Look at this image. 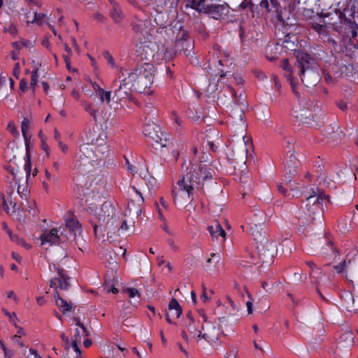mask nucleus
<instances>
[{"instance_id":"3c124183","label":"nucleus","mask_w":358,"mask_h":358,"mask_svg":"<svg viewBox=\"0 0 358 358\" xmlns=\"http://www.w3.org/2000/svg\"><path fill=\"white\" fill-rule=\"evenodd\" d=\"M7 199H8V202L10 203V204L12 206L13 212L23 210V206H24L23 202H22L20 204H17V203L16 201H13L11 196H8Z\"/></svg>"},{"instance_id":"7ed1b4c3","label":"nucleus","mask_w":358,"mask_h":358,"mask_svg":"<svg viewBox=\"0 0 358 358\" xmlns=\"http://www.w3.org/2000/svg\"><path fill=\"white\" fill-rule=\"evenodd\" d=\"M121 73L122 76H128L136 92L148 95L152 92L149 90L153 82L152 69H134L132 71L130 69H122Z\"/></svg>"},{"instance_id":"0eeeda50","label":"nucleus","mask_w":358,"mask_h":358,"mask_svg":"<svg viewBox=\"0 0 358 358\" xmlns=\"http://www.w3.org/2000/svg\"><path fill=\"white\" fill-rule=\"evenodd\" d=\"M314 108L313 101L304 98L294 108L293 113L299 122L303 124H309L313 119Z\"/></svg>"},{"instance_id":"c9c22d12","label":"nucleus","mask_w":358,"mask_h":358,"mask_svg":"<svg viewBox=\"0 0 358 358\" xmlns=\"http://www.w3.org/2000/svg\"><path fill=\"white\" fill-rule=\"evenodd\" d=\"M327 134L329 135V139L334 142L340 140L343 136V132L337 125H335L332 131H328Z\"/></svg>"},{"instance_id":"a211bd4d","label":"nucleus","mask_w":358,"mask_h":358,"mask_svg":"<svg viewBox=\"0 0 358 358\" xmlns=\"http://www.w3.org/2000/svg\"><path fill=\"white\" fill-rule=\"evenodd\" d=\"M278 41L280 43L282 50L285 49V51H294L298 46V38L294 34H287L284 38Z\"/></svg>"},{"instance_id":"a878e982","label":"nucleus","mask_w":358,"mask_h":358,"mask_svg":"<svg viewBox=\"0 0 358 358\" xmlns=\"http://www.w3.org/2000/svg\"><path fill=\"white\" fill-rule=\"evenodd\" d=\"M207 229L213 238L217 239L220 236L224 239L226 237L225 231L222 229L220 222L217 221L213 224L208 226Z\"/></svg>"},{"instance_id":"72a5a7b5","label":"nucleus","mask_w":358,"mask_h":358,"mask_svg":"<svg viewBox=\"0 0 358 358\" xmlns=\"http://www.w3.org/2000/svg\"><path fill=\"white\" fill-rule=\"evenodd\" d=\"M132 30L136 34H142L145 29V23L144 21L136 18L131 22Z\"/></svg>"},{"instance_id":"aec40b11","label":"nucleus","mask_w":358,"mask_h":358,"mask_svg":"<svg viewBox=\"0 0 358 358\" xmlns=\"http://www.w3.org/2000/svg\"><path fill=\"white\" fill-rule=\"evenodd\" d=\"M296 65L298 67H310L316 65V60L309 54L300 52L296 55Z\"/></svg>"},{"instance_id":"9d476101","label":"nucleus","mask_w":358,"mask_h":358,"mask_svg":"<svg viewBox=\"0 0 358 358\" xmlns=\"http://www.w3.org/2000/svg\"><path fill=\"white\" fill-rule=\"evenodd\" d=\"M175 48L177 51L183 52L186 55H189L193 50V43L188 36L187 32L180 28L176 36Z\"/></svg>"},{"instance_id":"b1692460","label":"nucleus","mask_w":358,"mask_h":358,"mask_svg":"<svg viewBox=\"0 0 358 358\" xmlns=\"http://www.w3.org/2000/svg\"><path fill=\"white\" fill-rule=\"evenodd\" d=\"M169 313H166V320L169 323H172L170 317L171 314L173 316H176V318H178L182 312V307L180 306L178 301L174 298H173L169 302Z\"/></svg>"},{"instance_id":"1a4fd4ad","label":"nucleus","mask_w":358,"mask_h":358,"mask_svg":"<svg viewBox=\"0 0 358 358\" xmlns=\"http://www.w3.org/2000/svg\"><path fill=\"white\" fill-rule=\"evenodd\" d=\"M144 134L152 140V145L156 150L166 146V136L164 134L159 126L157 124H148L143 129Z\"/></svg>"},{"instance_id":"f03ea898","label":"nucleus","mask_w":358,"mask_h":358,"mask_svg":"<svg viewBox=\"0 0 358 358\" xmlns=\"http://www.w3.org/2000/svg\"><path fill=\"white\" fill-rule=\"evenodd\" d=\"M108 151L106 143L83 144L80 148V155L75 164V169L80 173L85 175L92 172L95 166L103 159L104 155Z\"/></svg>"},{"instance_id":"774afa93","label":"nucleus","mask_w":358,"mask_h":358,"mask_svg":"<svg viewBox=\"0 0 358 358\" xmlns=\"http://www.w3.org/2000/svg\"><path fill=\"white\" fill-rule=\"evenodd\" d=\"M78 352H68L66 353L64 358H80V355H78Z\"/></svg>"},{"instance_id":"de8ad7c7","label":"nucleus","mask_w":358,"mask_h":358,"mask_svg":"<svg viewBox=\"0 0 358 358\" xmlns=\"http://www.w3.org/2000/svg\"><path fill=\"white\" fill-rule=\"evenodd\" d=\"M8 233L12 241L16 242L18 244L22 245L27 248H30V246L28 244H27L23 239L20 238L17 235L12 234V232L10 230H8Z\"/></svg>"},{"instance_id":"09e8293b","label":"nucleus","mask_w":358,"mask_h":358,"mask_svg":"<svg viewBox=\"0 0 358 358\" xmlns=\"http://www.w3.org/2000/svg\"><path fill=\"white\" fill-rule=\"evenodd\" d=\"M133 188L141 197L142 201H143V194L151 195V188L148 185L142 186L140 189H137L135 187H133Z\"/></svg>"},{"instance_id":"79ce46f5","label":"nucleus","mask_w":358,"mask_h":358,"mask_svg":"<svg viewBox=\"0 0 358 358\" xmlns=\"http://www.w3.org/2000/svg\"><path fill=\"white\" fill-rule=\"evenodd\" d=\"M13 46L17 50L21 49L22 47H26L27 48H32L34 47L33 43L31 41H21L14 42L13 43Z\"/></svg>"},{"instance_id":"49530a36","label":"nucleus","mask_w":358,"mask_h":358,"mask_svg":"<svg viewBox=\"0 0 358 358\" xmlns=\"http://www.w3.org/2000/svg\"><path fill=\"white\" fill-rule=\"evenodd\" d=\"M331 70H334V69H324L322 70L324 78L328 83H332L335 80V78L333 77L332 71Z\"/></svg>"},{"instance_id":"39448f33","label":"nucleus","mask_w":358,"mask_h":358,"mask_svg":"<svg viewBox=\"0 0 358 358\" xmlns=\"http://www.w3.org/2000/svg\"><path fill=\"white\" fill-rule=\"evenodd\" d=\"M324 199L325 196H322L321 194L310 195L306 198L301 206L304 215L299 217V222L303 226L308 225L316 219L322 218V202Z\"/></svg>"},{"instance_id":"ddd939ff","label":"nucleus","mask_w":358,"mask_h":358,"mask_svg":"<svg viewBox=\"0 0 358 358\" xmlns=\"http://www.w3.org/2000/svg\"><path fill=\"white\" fill-rule=\"evenodd\" d=\"M122 78V81H120L118 88L115 91V97L118 100L129 99L133 101L131 94L132 83L129 81L128 76H120V78Z\"/></svg>"},{"instance_id":"338daca9","label":"nucleus","mask_w":358,"mask_h":358,"mask_svg":"<svg viewBox=\"0 0 358 358\" xmlns=\"http://www.w3.org/2000/svg\"><path fill=\"white\" fill-rule=\"evenodd\" d=\"M61 338H62V341L65 343V344H66V347H65V348H66V352H71V351L70 350V345H69V338H68V337H67L64 334H61Z\"/></svg>"},{"instance_id":"393cba45","label":"nucleus","mask_w":358,"mask_h":358,"mask_svg":"<svg viewBox=\"0 0 358 358\" xmlns=\"http://www.w3.org/2000/svg\"><path fill=\"white\" fill-rule=\"evenodd\" d=\"M299 166H285V180L286 186L289 188L291 190L294 189V182H292V178L296 176L297 173V168Z\"/></svg>"},{"instance_id":"6ab92c4d","label":"nucleus","mask_w":358,"mask_h":358,"mask_svg":"<svg viewBox=\"0 0 358 358\" xmlns=\"http://www.w3.org/2000/svg\"><path fill=\"white\" fill-rule=\"evenodd\" d=\"M247 154V143L244 141V143H241L239 146L236 148V150H232V153L229 157L232 161H239L240 162H243L245 164L246 162Z\"/></svg>"},{"instance_id":"680f3d73","label":"nucleus","mask_w":358,"mask_h":358,"mask_svg":"<svg viewBox=\"0 0 358 358\" xmlns=\"http://www.w3.org/2000/svg\"><path fill=\"white\" fill-rule=\"evenodd\" d=\"M37 70L38 69H36V70L33 71L31 72V83H30V85L34 88L36 84H37V78H38V75H37Z\"/></svg>"},{"instance_id":"5fc2aeb1","label":"nucleus","mask_w":358,"mask_h":358,"mask_svg":"<svg viewBox=\"0 0 358 358\" xmlns=\"http://www.w3.org/2000/svg\"><path fill=\"white\" fill-rule=\"evenodd\" d=\"M45 17V15L43 13H35L34 18L31 21V23H36L38 25H42L44 18Z\"/></svg>"},{"instance_id":"ea45409f","label":"nucleus","mask_w":358,"mask_h":358,"mask_svg":"<svg viewBox=\"0 0 358 358\" xmlns=\"http://www.w3.org/2000/svg\"><path fill=\"white\" fill-rule=\"evenodd\" d=\"M27 205H24V210L28 212L30 215L35 216L36 214V210L35 209L36 203L35 201L31 200L30 199H27Z\"/></svg>"},{"instance_id":"4468645a","label":"nucleus","mask_w":358,"mask_h":358,"mask_svg":"<svg viewBox=\"0 0 358 358\" xmlns=\"http://www.w3.org/2000/svg\"><path fill=\"white\" fill-rule=\"evenodd\" d=\"M211 72L210 74V79L212 81H217L220 82L223 80L224 78L227 79V82L229 84L235 82L237 85H241L243 83V80L242 78L238 76L232 75L230 72H224L222 69H210Z\"/></svg>"},{"instance_id":"a19ab883","label":"nucleus","mask_w":358,"mask_h":358,"mask_svg":"<svg viewBox=\"0 0 358 358\" xmlns=\"http://www.w3.org/2000/svg\"><path fill=\"white\" fill-rule=\"evenodd\" d=\"M110 17L115 23H120L124 18V15L120 9L114 8L113 10L110 13Z\"/></svg>"},{"instance_id":"2f4dec72","label":"nucleus","mask_w":358,"mask_h":358,"mask_svg":"<svg viewBox=\"0 0 358 358\" xmlns=\"http://www.w3.org/2000/svg\"><path fill=\"white\" fill-rule=\"evenodd\" d=\"M206 6L204 3V0H188L186 6L190 7L200 13H205Z\"/></svg>"},{"instance_id":"bf43d9fd","label":"nucleus","mask_w":358,"mask_h":358,"mask_svg":"<svg viewBox=\"0 0 358 358\" xmlns=\"http://www.w3.org/2000/svg\"><path fill=\"white\" fill-rule=\"evenodd\" d=\"M8 129L10 131V133L14 136H19V131L17 129V127L15 126L14 124V122H10L8 124Z\"/></svg>"},{"instance_id":"7c9ffc66","label":"nucleus","mask_w":358,"mask_h":358,"mask_svg":"<svg viewBox=\"0 0 358 358\" xmlns=\"http://www.w3.org/2000/svg\"><path fill=\"white\" fill-rule=\"evenodd\" d=\"M211 72V70L210 69V71L208 72V76L210 81V84L206 90L207 95L209 98H211L213 101H214L216 99H218V94H219V90L217 87V85L216 83H218L216 81H212L210 79V74L209 73Z\"/></svg>"},{"instance_id":"603ef678","label":"nucleus","mask_w":358,"mask_h":358,"mask_svg":"<svg viewBox=\"0 0 358 358\" xmlns=\"http://www.w3.org/2000/svg\"><path fill=\"white\" fill-rule=\"evenodd\" d=\"M64 49L66 54H64L63 58L66 64V67H71L70 55L71 54V50L67 44H64Z\"/></svg>"},{"instance_id":"f3484780","label":"nucleus","mask_w":358,"mask_h":358,"mask_svg":"<svg viewBox=\"0 0 358 358\" xmlns=\"http://www.w3.org/2000/svg\"><path fill=\"white\" fill-rule=\"evenodd\" d=\"M285 76L289 82L292 89L296 96H299V92L296 91V85H298L299 79L301 80V69H284Z\"/></svg>"},{"instance_id":"f704fd0d","label":"nucleus","mask_w":358,"mask_h":358,"mask_svg":"<svg viewBox=\"0 0 358 358\" xmlns=\"http://www.w3.org/2000/svg\"><path fill=\"white\" fill-rule=\"evenodd\" d=\"M350 263V259H345L341 264L334 266V269L337 271L338 273L341 274L343 277L346 278L348 273V268H349V265Z\"/></svg>"},{"instance_id":"37998d69","label":"nucleus","mask_w":358,"mask_h":358,"mask_svg":"<svg viewBox=\"0 0 358 358\" xmlns=\"http://www.w3.org/2000/svg\"><path fill=\"white\" fill-rule=\"evenodd\" d=\"M231 92L232 93V95L234 98V105L241 106H245L244 101H245V96L243 94L242 92L240 93L238 97H237L236 92L231 88H230Z\"/></svg>"},{"instance_id":"6e6d98bb","label":"nucleus","mask_w":358,"mask_h":358,"mask_svg":"<svg viewBox=\"0 0 358 358\" xmlns=\"http://www.w3.org/2000/svg\"><path fill=\"white\" fill-rule=\"evenodd\" d=\"M17 194H19L20 197L22 199H24V200L27 201V199H29V193H28L27 190L25 188H23L21 190V186L20 185H18Z\"/></svg>"},{"instance_id":"6e6552de","label":"nucleus","mask_w":358,"mask_h":358,"mask_svg":"<svg viewBox=\"0 0 358 358\" xmlns=\"http://www.w3.org/2000/svg\"><path fill=\"white\" fill-rule=\"evenodd\" d=\"M203 320L204 323L202 324L201 330L199 331L196 336L197 341H199L203 338L211 345L220 344V329L216 328L210 322H208L205 316H203Z\"/></svg>"},{"instance_id":"20e7f679","label":"nucleus","mask_w":358,"mask_h":358,"mask_svg":"<svg viewBox=\"0 0 358 358\" xmlns=\"http://www.w3.org/2000/svg\"><path fill=\"white\" fill-rule=\"evenodd\" d=\"M251 234L257 242V250L262 264H271L276 253V245L267 239L266 232L261 225L255 224L250 227Z\"/></svg>"},{"instance_id":"c03bdc74","label":"nucleus","mask_w":358,"mask_h":358,"mask_svg":"<svg viewBox=\"0 0 358 358\" xmlns=\"http://www.w3.org/2000/svg\"><path fill=\"white\" fill-rule=\"evenodd\" d=\"M96 96L99 97L101 103L106 101V103H109L110 101V92L109 91H105L101 89L100 92L96 94Z\"/></svg>"},{"instance_id":"f8f14e48","label":"nucleus","mask_w":358,"mask_h":358,"mask_svg":"<svg viewBox=\"0 0 358 358\" xmlns=\"http://www.w3.org/2000/svg\"><path fill=\"white\" fill-rule=\"evenodd\" d=\"M65 223L70 234L69 236L67 235L66 236L67 239L76 241L77 237L81 234V224L76 217L70 212L65 215Z\"/></svg>"},{"instance_id":"052dcab7","label":"nucleus","mask_w":358,"mask_h":358,"mask_svg":"<svg viewBox=\"0 0 358 358\" xmlns=\"http://www.w3.org/2000/svg\"><path fill=\"white\" fill-rule=\"evenodd\" d=\"M124 292L129 294L130 298H134L136 296L140 297V293L136 288H127L124 289Z\"/></svg>"},{"instance_id":"4c0bfd02","label":"nucleus","mask_w":358,"mask_h":358,"mask_svg":"<svg viewBox=\"0 0 358 358\" xmlns=\"http://www.w3.org/2000/svg\"><path fill=\"white\" fill-rule=\"evenodd\" d=\"M344 302L346 306V308L350 310H355V298L352 296L351 293H347L344 298Z\"/></svg>"},{"instance_id":"0e129e2a","label":"nucleus","mask_w":358,"mask_h":358,"mask_svg":"<svg viewBox=\"0 0 358 358\" xmlns=\"http://www.w3.org/2000/svg\"><path fill=\"white\" fill-rule=\"evenodd\" d=\"M104 58L108 61V64L110 66H115V61L111 56V55L108 52H105L103 53Z\"/></svg>"},{"instance_id":"f257e3e1","label":"nucleus","mask_w":358,"mask_h":358,"mask_svg":"<svg viewBox=\"0 0 358 358\" xmlns=\"http://www.w3.org/2000/svg\"><path fill=\"white\" fill-rule=\"evenodd\" d=\"M189 171L178 182L179 189L186 191L189 197L195 192H203L205 182L211 180L215 173L210 163L201 162L199 164H192Z\"/></svg>"},{"instance_id":"8fccbe9b","label":"nucleus","mask_w":358,"mask_h":358,"mask_svg":"<svg viewBox=\"0 0 358 358\" xmlns=\"http://www.w3.org/2000/svg\"><path fill=\"white\" fill-rule=\"evenodd\" d=\"M288 154H289V156H288L289 159L287 160L285 165L292 166H299V162L295 157L293 153H291L290 151L288 152Z\"/></svg>"},{"instance_id":"412c9836","label":"nucleus","mask_w":358,"mask_h":358,"mask_svg":"<svg viewBox=\"0 0 358 358\" xmlns=\"http://www.w3.org/2000/svg\"><path fill=\"white\" fill-rule=\"evenodd\" d=\"M74 320L76 322V326H78L82 329L83 334L81 335L80 331L78 329H76V334L74 335V340L73 341L71 345H72L73 352H78V355H80L81 352L78 348V343H80L82 336H88L89 333H88L86 327L79 321V320L78 318L75 317Z\"/></svg>"},{"instance_id":"473e14b6","label":"nucleus","mask_w":358,"mask_h":358,"mask_svg":"<svg viewBox=\"0 0 358 358\" xmlns=\"http://www.w3.org/2000/svg\"><path fill=\"white\" fill-rule=\"evenodd\" d=\"M354 343V336L353 334L350 331L345 332L341 336V341L339 343L340 345L350 347L352 346Z\"/></svg>"},{"instance_id":"c85d7f7f","label":"nucleus","mask_w":358,"mask_h":358,"mask_svg":"<svg viewBox=\"0 0 358 358\" xmlns=\"http://www.w3.org/2000/svg\"><path fill=\"white\" fill-rule=\"evenodd\" d=\"M225 7L224 5L220 4H211L207 5L206 9L204 13L212 15L214 19H218L223 13Z\"/></svg>"},{"instance_id":"864d4df0","label":"nucleus","mask_w":358,"mask_h":358,"mask_svg":"<svg viewBox=\"0 0 358 358\" xmlns=\"http://www.w3.org/2000/svg\"><path fill=\"white\" fill-rule=\"evenodd\" d=\"M243 291L245 292V294L248 295V298L250 299V301L246 302V306L248 309V312L249 314L252 313V298L250 294V293L248 291V289L246 287H243Z\"/></svg>"},{"instance_id":"423d86ee","label":"nucleus","mask_w":358,"mask_h":358,"mask_svg":"<svg viewBox=\"0 0 358 358\" xmlns=\"http://www.w3.org/2000/svg\"><path fill=\"white\" fill-rule=\"evenodd\" d=\"M230 120L229 124L230 125V130L239 134L244 140V133L247 127V124L244 120V110L241 106L234 105L230 108L229 111Z\"/></svg>"},{"instance_id":"5701e85b","label":"nucleus","mask_w":358,"mask_h":358,"mask_svg":"<svg viewBox=\"0 0 358 358\" xmlns=\"http://www.w3.org/2000/svg\"><path fill=\"white\" fill-rule=\"evenodd\" d=\"M121 220L119 217H116L111 220H107V222L104 223V231L107 232V236L112 238L113 235L120 236V231L117 229L120 227Z\"/></svg>"},{"instance_id":"cd10ccee","label":"nucleus","mask_w":358,"mask_h":358,"mask_svg":"<svg viewBox=\"0 0 358 358\" xmlns=\"http://www.w3.org/2000/svg\"><path fill=\"white\" fill-rule=\"evenodd\" d=\"M54 269L57 271L59 278L58 282L59 285V288L62 290H68L70 286L69 284V277H68L66 273H64V271L57 267L55 264L53 265Z\"/></svg>"},{"instance_id":"e433bc0d","label":"nucleus","mask_w":358,"mask_h":358,"mask_svg":"<svg viewBox=\"0 0 358 358\" xmlns=\"http://www.w3.org/2000/svg\"><path fill=\"white\" fill-rule=\"evenodd\" d=\"M56 306L64 314L71 311L73 308V304L64 299L59 301H56Z\"/></svg>"},{"instance_id":"13d9d810","label":"nucleus","mask_w":358,"mask_h":358,"mask_svg":"<svg viewBox=\"0 0 358 358\" xmlns=\"http://www.w3.org/2000/svg\"><path fill=\"white\" fill-rule=\"evenodd\" d=\"M24 159H25L24 171L26 172L27 179L28 180L29 177L30 176V173H31V158H24Z\"/></svg>"},{"instance_id":"4be33fe9","label":"nucleus","mask_w":358,"mask_h":358,"mask_svg":"<svg viewBox=\"0 0 358 358\" xmlns=\"http://www.w3.org/2000/svg\"><path fill=\"white\" fill-rule=\"evenodd\" d=\"M346 279L358 285V259L356 257L350 259Z\"/></svg>"},{"instance_id":"c756f323","label":"nucleus","mask_w":358,"mask_h":358,"mask_svg":"<svg viewBox=\"0 0 358 358\" xmlns=\"http://www.w3.org/2000/svg\"><path fill=\"white\" fill-rule=\"evenodd\" d=\"M281 50L282 48L279 41L275 44H268L266 47V57L269 60L276 59V54Z\"/></svg>"},{"instance_id":"9b49d317","label":"nucleus","mask_w":358,"mask_h":358,"mask_svg":"<svg viewBox=\"0 0 358 358\" xmlns=\"http://www.w3.org/2000/svg\"><path fill=\"white\" fill-rule=\"evenodd\" d=\"M141 213V210L139 206H136L134 203L129 205L128 208L125 212V215L127 216L128 219L121 221L120 227L117 229V231H120V236L125 234L126 231L129 229L127 222L134 224Z\"/></svg>"},{"instance_id":"a18cd8bd","label":"nucleus","mask_w":358,"mask_h":358,"mask_svg":"<svg viewBox=\"0 0 358 358\" xmlns=\"http://www.w3.org/2000/svg\"><path fill=\"white\" fill-rule=\"evenodd\" d=\"M30 121L28 118L24 117L21 124V130L24 138H27V136H29L27 134V131L30 127Z\"/></svg>"},{"instance_id":"bb28decb","label":"nucleus","mask_w":358,"mask_h":358,"mask_svg":"<svg viewBox=\"0 0 358 358\" xmlns=\"http://www.w3.org/2000/svg\"><path fill=\"white\" fill-rule=\"evenodd\" d=\"M42 244L49 243L50 244H55L57 243L59 239L58 235V230L56 228H53L48 233H44L41 237Z\"/></svg>"},{"instance_id":"dca6fc26","label":"nucleus","mask_w":358,"mask_h":358,"mask_svg":"<svg viewBox=\"0 0 358 358\" xmlns=\"http://www.w3.org/2000/svg\"><path fill=\"white\" fill-rule=\"evenodd\" d=\"M117 217L115 207L108 202H105L101 206V213L99 214V221L104 224L107 220H111Z\"/></svg>"},{"instance_id":"58836bf2","label":"nucleus","mask_w":358,"mask_h":358,"mask_svg":"<svg viewBox=\"0 0 358 358\" xmlns=\"http://www.w3.org/2000/svg\"><path fill=\"white\" fill-rule=\"evenodd\" d=\"M186 327L187 328L188 331L193 336H197V332L200 330H198V325L196 324L195 321L193 318H190V322H185Z\"/></svg>"},{"instance_id":"69168bd1","label":"nucleus","mask_w":358,"mask_h":358,"mask_svg":"<svg viewBox=\"0 0 358 358\" xmlns=\"http://www.w3.org/2000/svg\"><path fill=\"white\" fill-rule=\"evenodd\" d=\"M31 136H27L24 139L25 147H26V156L25 158H31L30 149H29V139Z\"/></svg>"},{"instance_id":"e2e57ef3","label":"nucleus","mask_w":358,"mask_h":358,"mask_svg":"<svg viewBox=\"0 0 358 358\" xmlns=\"http://www.w3.org/2000/svg\"><path fill=\"white\" fill-rule=\"evenodd\" d=\"M219 329H220L222 332H224V329H227V320L224 317L219 318Z\"/></svg>"},{"instance_id":"4d7b16f0","label":"nucleus","mask_w":358,"mask_h":358,"mask_svg":"<svg viewBox=\"0 0 358 358\" xmlns=\"http://www.w3.org/2000/svg\"><path fill=\"white\" fill-rule=\"evenodd\" d=\"M227 300L229 306V307L227 306V308H229V314L231 315L237 310V307L230 297L227 296Z\"/></svg>"},{"instance_id":"2eb2a0df","label":"nucleus","mask_w":358,"mask_h":358,"mask_svg":"<svg viewBox=\"0 0 358 358\" xmlns=\"http://www.w3.org/2000/svg\"><path fill=\"white\" fill-rule=\"evenodd\" d=\"M320 80V76L315 69H301V81L306 87L315 85Z\"/></svg>"}]
</instances>
